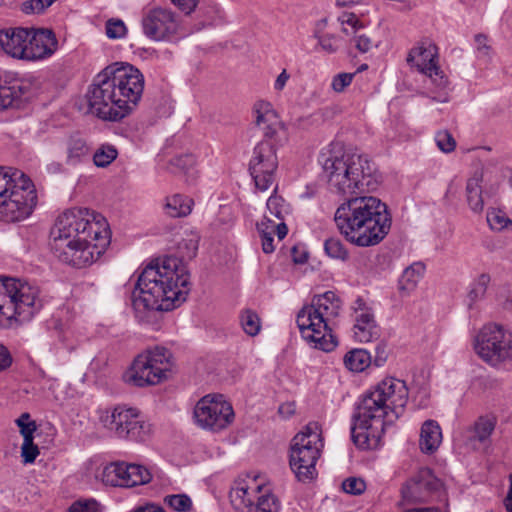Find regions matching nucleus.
<instances>
[{
	"mask_svg": "<svg viewBox=\"0 0 512 512\" xmlns=\"http://www.w3.org/2000/svg\"><path fill=\"white\" fill-rule=\"evenodd\" d=\"M409 391L403 380L386 377L362 394L352 415L351 438L361 449H376L386 423L398 419L408 402Z\"/></svg>",
	"mask_w": 512,
	"mask_h": 512,
	"instance_id": "nucleus-1",
	"label": "nucleus"
},
{
	"mask_svg": "<svg viewBox=\"0 0 512 512\" xmlns=\"http://www.w3.org/2000/svg\"><path fill=\"white\" fill-rule=\"evenodd\" d=\"M190 290V273L182 260L156 259L138 275L131 295L132 305L137 314L171 311L186 301Z\"/></svg>",
	"mask_w": 512,
	"mask_h": 512,
	"instance_id": "nucleus-2",
	"label": "nucleus"
},
{
	"mask_svg": "<svg viewBox=\"0 0 512 512\" xmlns=\"http://www.w3.org/2000/svg\"><path fill=\"white\" fill-rule=\"evenodd\" d=\"M144 90V76L129 63L116 62L98 73L86 97L89 110L104 121L118 122L138 105Z\"/></svg>",
	"mask_w": 512,
	"mask_h": 512,
	"instance_id": "nucleus-3",
	"label": "nucleus"
},
{
	"mask_svg": "<svg viewBox=\"0 0 512 512\" xmlns=\"http://www.w3.org/2000/svg\"><path fill=\"white\" fill-rule=\"evenodd\" d=\"M318 162L329 189L347 199L373 192L381 183V174L367 155L347 152L339 144L322 149Z\"/></svg>",
	"mask_w": 512,
	"mask_h": 512,
	"instance_id": "nucleus-4",
	"label": "nucleus"
},
{
	"mask_svg": "<svg viewBox=\"0 0 512 512\" xmlns=\"http://www.w3.org/2000/svg\"><path fill=\"white\" fill-rule=\"evenodd\" d=\"M334 221L346 240L359 247L379 244L392 224L384 202L374 196L359 195L346 199L336 209Z\"/></svg>",
	"mask_w": 512,
	"mask_h": 512,
	"instance_id": "nucleus-5",
	"label": "nucleus"
},
{
	"mask_svg": "<svg viewBox=\"0 0 512 512\" xmlns=\"http://www.w3.org/2000/svg\"><path fill=\"white\" fill-rule=\"evenodd\" d=\"M341 310V301L333 291L313 297L297 315V325L302 338L315 349L332 351L338 344L332 334L335 319Z\"/></svg>",
	"mask_w": 512,
	"mask_h": 512,
	"instance_id": "nucleus-6",
	"label": "nucleus"
},
{
	"mask_svg": "<svg viewBox=\"0 0 512 512\" xmlns=\"http://www.w3.org/2000/svg\"><path fill=\"white\" fill-rule=\"evenodd\" d=\"M37 203L36 189L24 172L0 166V218L18 222L32 213Z\"/></svg>",
	"mask_w": 512,
	"mask_h": 512,
	"instance_id": "nucleus-7",
	"label": "nucleus"
},
{
	"mask_svg": "<svg viewBox=\"0 0 512 512\" xmlns=\"http://www.w3.org/2000/svg\"><path fill=\"white\" fill-rule=\"evenodd\" d=\"M42 307L38 286L15 278L0 280V327L28 322Z\"/></svg>",
	"mask_w": 512,
	"mask_h": 512,
	"instance_id": "nucleus-8",
	"label": "nucleus"
},
{
	"mask_svg": "<svg viewBox=\"0 0 512 512\" xmlns=\"http://www.w3.org/2000/svg\"><path fill=\"white\" fill-rule=\"evenodd\" d=\"M173 354L163 346L148 348L137 355L123 374L125 383L135 387L157 385L168 379Z\"/></svg>",
	"mask_w": 512,
	"mask_h": 512,
	"instance_id": "nucleus-9",
	"label": "nucleus"
},
{
	"mask_svg": "<svg viewBox=\"0 0 512 512\" xmlns=\"http://www.w3.org/2000/svg\"><path fill=\"white\" fill-rule=\"evenodd\" d=\"M323 440L317 422H309L292 439L289 464L301 482L313 480L317 475L316 463L320 457Z\"/></svg>",
	"mask_w": 512,
	"mask_h": 512,
	"instance_id": "nucleus-10",
	"label": "nucleus"
},
{
	"mask_svg": "<svg viewBox=\"0 0 512 512\" xmlns=\"http://www.w3.org/2000/svg\"><path fill=\"white\" fill-rule=\"evenodd\" d=\"M92 239L106 247L110 241L106 223L95 221L87 208H72L58 216L51 230V238L57 239Z\"/></svg>",
	"mask_w": 512,
	"mask_h": 512,
	"instance_id": "nucleus-11",
	"label": "nucleus"
},
{
	"mask_svg": "<svg viewBox=\"0 0 512 512\" xmlns=\"http://www.w3.org/2000/svg\"><path fill=\"white\" fill-rule=\"evenodd\" d=\"M102 425L117 438L144 442L151 435V424L137 408L116 406L100 416Z\"/></svg>",
	"mask_w": 512,
	"mask_h": 512,
	"instance_id": "nucleus-12",
	"label": "nucleus"
},
{
	"mask_svg": "<svg viewBox=\"0 0 512 512\" xmlns=\"http://www.w3.org/2000/svg\"><path fill=\"white\" fill-rule=\"evenodd\" d=\"M474 348L483 361L498 366L512 358V333L497 324L484 325L475 338Z\"/></svg>",
	"mask_w": 512,
	"mask_h": 512,
	"instance_id": "nucleus-13",
	"label": "nucleus"
},
{
	"mask_svg": "<svg viewBox=\"0 0 512 512\" xmlns=\"http://www.w3.org/2000/svg\"><path fill=\"white\" fill-rule=\"evenodd\" d=\"M232 405L221 394H208L195 405L193 418L198 427L219 432L226 429L234 421Z\"/></svg>",
	"mask_w": 512,
	"mask_h": 512,
	"instance_id": "nucleus-14",
	"label": "nucleus"
},
{
	"mask_svg": "<svg viewBox=\"0 0 512 512\" xmlns=\"http://www.w3.org/2000/svg\"><path fill=\"white\" fill-rule=\"evenodd\" d=\"M51 251L61 262L75 268L92 264L104 251L100 242L92 239H57L51 238Z\"/></svg>",
	"mask_w": 512,
	"mask_h": 512,
	"instance_id": "nucleus-15",
	"label": "nucleus"
},
{
	"mask_svg": "<svg viewBox=\"0 0 512 512\" xmlns=\"http://www.w3.org/2000/svg\"><path fill=\"white\" fill-rule=\"evenodd\" d=\"M404 502L428 503L445 496L443 482L427 467L418 469L401 487Z\"/></svg>",
	"mask_w": 512,
	"mask_h": 512,
	"instance_id": "nucleus-16",
	"label": "nucleus"
},
{
	"mask_svg": "<svg viewBox=\"0 0 512 512\" xmlns=\"http://www.w3.org/2000/svg\"><path fill=\"white\" fill-rule=\"evenodd\" d=\"M282 143L261 140L253 149L249 161V172L255 187L262 192L267 191L275 181L278 168L276 151Z\"/></svg>",
	"mask_w": 512,
	"mask_h": 512,
	"instance_id": "nucleus-17",
	"label": "nucleus"
},
{
	"mask_svg": "<svg viewBox=\"0 0 512 512\" xmlns=\"http://www.w3.org/2000/svg\"><path fill=\"white\" fill-rule=\"evenodd\" d=\"M100 479L106 486L131 488L149 483L152 474L139 464L111 462L103 468Z\"/></svg>",
	"mask_w": 512,
	"mask_h": 512,
	"instance_id": "nucleus-18",
	"label": "nucleus"
},
{
	"mask_svg": "<svg viewBox=\"0 0 512 512\" xmlns=\"http://www.w3.org/2000/svg\"><path fill=\"white\" fill-rule=\"evenodd\" d=\"M143 34L153 41L170 40L178 31L177 14L167 7H153L143 12Z\"/></svg>",
	"mask_w": 512,
	"mask_h": 512,
	"instance_id": "nucleus-19",
	"label": "nucleus"
},
{
	"mask_svg": "<svg viewBox=\"0 0 512 512\" xmlns=\"http://www.w3.org/2000/svg\"><path fill=\"white\" fill-rule=\"evenodd\" d=\"M264 487L265 485L259 482L257 477L247 476L236 479L229 493L231 505L239 512H253L257 497Z\"/></svg>",
	"mask_w": 512,
	"mask_h": 512,
	"instance_id": "nucleus-20",
	"label": "nucleus"
},
{
	"mask_svg": "<svg viewBox=\"0 0 512 512\" xmlns=\"http://www.w3.org/2000/svg\"><path fill=\"white\" fill-rule=\"evenodd\" d=\"M496 427L494 416H480L467 428L459 432L458 441L468 450L478 451L490 445V438Z\"/></svg>",
	"mask_w": 512,
	"mask_h": 512,
	"instance_id": "nucleus-21",
	"label": "nucleus"
},
{
	"mask_svg": "<svg viewBox=\"0 0 512 512\" xmlns=\"http://www.w3.org/2000/svg\"><path fill=\"white\" fill-rule=\"evenodd\" d=\"M58 48L54 32L45 28H30L25 61H39L51 57Z\"/></svg>",
	"mask_w": 512,
	"mask_h": 512,
	"instance_id": "nucleus-22",
	"label": "nucleus"
},
{
	"mask_svg": "<svg viewBox=\"0 0 512 512\" xmlns=\"http://www.w3.org/2000/svg\"><path fill=\"white\" fill-rule=\"evenodd\" d=\"M253 112L256 125L263 131L264 138L262 140L274 142H283L285 140V132L269 102L257 101L254 104Z\"/></svg>",
	"mask_w": 512,
	"mask_h": 512,
	"instance_id": "nucleus-23",
	"label": "nucleus"
},
{
	"mask_svg": "<svg viewBox=\"0 0 512 512\" xmlns=\"http://www.w3.org/2000/svg\"><path fill=\"white\" fill-rule=\"evenodd\" d=\"M29 28L14 27L0 30V47L12 58L26 60Z\"/></svg>",
	"mask_w": 512,
	"mask_h": 512,
	"instance_id": "nucleus-24",
	"label": "nucleus"
},
{
	"mask_svg": "<svg viewBox=\"0 0 512 512\" xmlns=\"http://www.w3.org/2000/svg\"><path fill=\"white\" fill-rule=\"evenodd\" d=\"M406 60L411 67L425 74L438 65V48L430 41H421L410 50Z\"/></svg>",
	"mask_w": 512,
	"mask_h": 512,
	"instance_id": "nucleus-25",
	"label": "nucleus"
},
{
	"mask_svg": "<svg viewBox=\"0 0 512 512\" xmlns=\"http://www.w3.org/2000/svg\"><path fill=\"white\" fill-rule=\"evenodd\" d=\"M353 336L361 343H368L380 337V328L370 308L359 307L355 309Z\"/></svg>",
	"mask_w": 512,
	"mask_h": 512,
	"instance_id": "nucleus-26",
	"label": "nucleus"
},
{
	"mask_svg": "<svg viewBox=\"0 0 512 512\" xmlns=\"http://www.w3.org/2000/svg\"><path fill=\"white\" fill-rule=\"evenodd\" d=\"M442 442V430L437 421L426 420L420 429L419 448L422 453L431 455Z\"/></svg>",
	"mask_w": 512,
	"mask_h": 512,
	"instance_id": "nucleus-27",
	"label": "nucleus"
},
{
	"mask_svg": "<svg viewBox=\"0 0 512 512\" xmlns=\"http://www.w3.org/2000/svg\"><path fill=\"white\" fill-rule=\"evenodd\" d=\"M66 154V164L76 166L89 158V147L84 139L72 135L66 141Z\"/></svg>",
	"mask_w": 512,
	"mask_h": 512,
	"instance_id": "nucleus-28",
	"label": "nucleus"
},
{
	"mask_svg": "<svg viewBox=\"0 0 512 512\" xmlns=\"http://www.w3.org/2000/svg\"><path fill=\"white\" fill-rule=\"evenodd\" d=\"M482 181L481 173H475L468 179L466 184L467 202L471 210L475 213L482 212L484 208V201L482 198Z\"/></svg>",
	"mask_w": 512,
	"mask_h": 512,
	"instance_id": "nucleus-29",
	"label": "nucleus"
},
{
	"mask_svg": "<svg viewBox=\"0 0 512 512\" xmlns=\"http://www.w3.org/2000/svg\"><path fill=\"white\" fill-rule=\"evenodd\" d=\"M425 271L422 263H414L407 267L398 282V287L403 295H409L421 280Z\"/></svg>",
	"mask_w": 512,
	"mask_h": 512,
	"instance_id": "nucleus-30",
	"label": "nucleus"
},
{
	"mask_svg": "<svg viewBox=\"0 0 512 512\" xmlns=\"http://www.w3.org/2000/svg\"><path fill=\"white\" fill-rule=\"evenodd\" d=\"M24 94L19 81L0 78V110L14 105Z\"/></svg>",
	"mask_w": 512,
	"mask_h": 512,
	"instance_id": "nucleus-31",
	"label": "nucleus"
},
{
	"mask_svg": "<svg viewBox=\"0 0 512 512\" xmlns=\"http://www.w3.org/2000/svg\"><path fill=\"white\" fill-rule=\"evenodd\" d=\"M372 363V356L362 348H355L347 352L344 356L345 367L352 372H362Z\"/></svg>",
	"mask_w": 512,
	"mask_h": 512,
	"instance_id": "nucleus-32",
	"label": "nucleus"
},
{
	"mask_svg": "<svg viewBox=\"0 0 512 512\" xmlns=\"http://www.w3.org/2000/svg\"><path fill=\"white\" fill-rule=\"evenodd\" d=\"M425 75H427L430 78L432 84L436 88V94L433 95L431 98L434 101L440 103L448 102L449 81L447 76L440 69V67L437 65L434 70L428 71L427 73H425Z\"/></svg>",
	"mask_w": 512,
	"mask_h": 512,
	"instance_id": "nucleus-33",
	"label": "nucleus"
},
{
	"mask_svg": "<svg viewBox=\"0 0 512 512\" xmlns=\"http://www.w3.org/2000/svg\"><path fill=\"white\" fill-rule=\"evenodd\" d=\"M192 200L183 195H173L167 199L165 212L168 216L177 218L184 217L191 213Z\"/></svg>",
	"mask_w": 512,
	"mask_h": 512,
	"instance_id": "nucleus-34",
	"label": "nucleus"
},
{
	"mask_svg": "<svg viewBox=\"0 0 512 512\" xmlns=\"http://www.w3.org/2000/svg\"><path fill=\"white\" fill-rule=\"evenodd\" d=\"M281 502L279 498L266 486L258 495L253 512H280Z\"/></svg>",
	"mask_w": 512,
	"mask_h": 512,
	"instance_id": "nucleus-35",
	"label": "nucleus"
},
{
	"mask_svg": "<svg viewBox=\"0 0 512 512\" xmlns=\"http://www.w3.org/2000/svg\"><path fill=\"white\" fill-rule=\"evenodd\" d=\"M200 236L197 232L190 231L185 234L177 245L178 252L182 259H193L198 251Z\"/></svg>",
	"mask_w": 512,
	"mask_h": 512,
	"instance_id": "nucleus-36",
	"label": "nucleus"
},
{
	"mask_svg": "<svg viewBox=\"0 0 512 512\" xmlns=\"http://www.w3.org/2000/svg\"><path fill=\"white\" fill-rule=\"evenodd\" d=\"M257 229L260 235L276 234L279 240H282L288 233V228L284 221L275 223L267 215H265L264 219L257 224Z\"/></svg>",
	"mask_w": 512,
	"mask_h": 512,
	"instance_id": "nucleus-37",
	"label": "nucleus"
},
{
	"mask_svg": "<svg viewBox=\"0 0 512 512\" xmlns=\"http://www.w3.org/2000/svg\"><path fill=\"white\" fill-rule=\"evenodd\" d=\"M239 319L241 327L247 335L256 336L260 332L261 320L255 311L245 309L241 312Z\"/></svg>",
	"mask_w": 512,
	"mask_h": 512,
	"instance_id": "nucleus-38",
	"label": "nucleus"
},
{
	"mask_svg": "<svg viewBox=\"0 0 512 512\" xmlns=\"http://www.w3.org/2000/svg\"><path fill=\"white\" fill-rule=\"evenodd\" d=\"M490 283V276L488 274H481L471 284L468 292L469 306L471 307L474 303L484 298L488 285Z\"/></svg>",
	"mask_w": 512,
	"mask_h": 512,
	"instance_id": "nucleus-39",
	"label": "nucleus"
},
{
	"mask_svg": "<svg viewBox=\"0 0 512 512\" xmlns=\"http://www.w3.org/2000/svg\"><path fill=\"white\" fill-rule=\"evenodd\" d=\"M324 250L326 254L333 259L346 261L349 258V253L345 245L336 237H331L325 240Z\"/></svg>",
	"mask_w": 512,
	"mask_h": 512,
	"instance_id": "nucleus-40",
	"label": "nucleus"
},
{
	"mask_svg": "<svg viewBox=\"0 0 512 512\" xmlns=\"http://www.w3.org/2000/svg\"><path fill=\"white\" fill-rule=\"evenodd\" d=\"M118 156V151L113 145H101L93 155V162L97 167H107Z\"/></svg>",
	"mask_w": 512,
	"mask_h": 512,
	"instance_id": "nucleus-41",
	"label": "nucleus"
},
{
	"mask_svg": "<svg viewBox=\"0 0 512 512\" xmlns=\"http://www.w3.org/2000/svg\"><path fill=\"white\" fill-rule=\"evenodd\" d=\"M267 209L271 216H274L279 221H284L285 216L289 214V205L285 200L276 194H272L266 203Z\"/></svg>",
	"mask_w": 512,
	"mask_h": 512,
	"instance_id": "nucleus-42",
	"label": "nucleus"
},
{
	"mask_svg": "<svg viewBox=\"0 0 512 512\" xmlns=\"http://www.w3.org/2000/svg\"><path fill=\"white\" fill-rule=\"evenodd\" d=\"M164 503L177 512H187L192 508V500L186 494L167 495Z\"/></svg>",
	"mask_w": 512,
	"mask_h": 512,
	"instance_id": "nucleus-43",
	"label": "nucleus"
},
{
	"mask_svg": "<svg viewBox=\"0 0 512 512\" xmlns=\"http://www.w3.org/2000/svg\"><path fill=\"white\" fill-rule=\"evenodd\" d=\"M16 425L19 427L23 441H33L34 433L37 429L35 421L31 420L29 413H23L16 419Z\"/></svg>",
	"mask_w": 512,
	"mask_h": 512,
	"instance_id": "nucleus-44",
	"label": "nucleus"
},
{
	"mask_svg": "<svg viewBox=\"0 0 512 512\" xmlns=\"http://www.w3.org/2000/svg\"><path fill=\"white\" fill-rule=\"evenodd\" d=\"M487 222L490 228L496 231H501L512 224L506 213L499 209H492L487 212Z\"/></svg>",
	"mask_w": 512,
	"mask_h": 512,
	"instance_id": "nucleus-45",
	"label": "nucleus"
},
{
	"mask_svg": "<svg viewBox=\"0 0 512 512\" xmlns=\"http://www.w3.org/2000/svg\"><path fill=\"white\" fill-rule=\"evenodd\" d=\"M56 0H27L21 4V11L26 15L41 14Z\"/></svg>",
	"mask_w": 512,
	"mask_h": 512,
	"instance_id": "nucleus-46",
	"label": "nucleus"
},
{
	"mask_svg": "<svg viewBox=\"0 0 512 512\" xmlns=\"http://www.w3.org/2000/svg\"><path fill=\"white\" fill-rule=\"evenodd\" d=\"M339 21L341 23L342 31L346 35L356 34L359 29L363 28L362 23L358 19V17L353 13H345L339 17Z\"/></svg>",
	"mask_w": 512,
	"mask_h": 512,
	"instance_id": "nucleus-47",
	"label": "nucleus"
},
{
	"mask_svg": "<svg viewBox=\"0 0 512 512\" xmlns=\"http://www.w3.org/2000/svg\"><path fill=\"white\" fill-rule=\"evenodd\" d=\"M342 489L345 493L360 495L365 491L366 483L362 478L349 477L343 481Z\"/></svg>",
	"mask_w": 512,
	"mask_h": 512,
	"instance_id": "nucleus-48",
	"label": "nucleus"
},
{
	"mask_svg": "<svg viewBox=\"0 0 512 512\" xmlns=\"http://www.w3.org/2000/svg\"><path fill=\"white\" fill-rule=\"evenodd\" d=\"M126 26L120 19H110L106 23V35L110 39H119L125 36Z\"/></svg>",
	"mask_w": 512,
	"mask_h": 512,
	"instance_id": "nucleus-49",
	"label": "nucleus"
},
{
	"mask_svg": "<svg viewBox=\"0 0 512 512\" xmlns=\"http://www.w3.org/2000/svg\"><path fill=\"white\" fill-rule=\"evenodd\" d=\"M39 454V448L36 444H34V440L23 441L21 446V458L24 464L34 463Z\"/></svg>",
	"mask_w": 512,
	"mask_h": 512,
	"instance_id": "nucleus-50",
	"label": "nucleus"
},
{
	"mask_svg": "<svg viewBox=\"0 0 512 512\" xmlns=\"http://www.w3.org/2000/svg\"><path fill=\"white\" fill-rule=\"evenodd\" d=\"M435 141L439 149L445 153L452 152L456 147L453 136L446 130L439 131L435 136Z\"/></svg>",
	"mask_w": 512,
	"mask_h": 512,
	"instance_id": "nucleus-51",
	"label": "nucleus"
},
{
	"mask_svg": "<svg viewBox=\"0 0 512 512\" xmlns=\"http://www.w3.org/2000/svg\"><path fill=\"white\" fill-rule=\"evenodd\" d=\"M68 512H100L96 500H79L74 502L68 509Z\"/></svg>",
	"mask_w": 512,
	"mask_h": 512,
	"instance_id": "nucleus-52",
	"label": "nucleus"
},
{
	"mask_svg": "<svg viewBox=\"0 0 512 512\" xmlns=\"http://www.w3.org/2000/svg\"><path fill=\"white\" fill-rule=\"evenodd\" d=\"M353 77V73H339L335 75L331 83L332 89L338 93L343 92L351 84Z\"/></svg>",
	"mask_w": 512,
	"mask_h": 512,
	"instance_id": "nucleus-53",
	"label": "nucleus"
},
{
	"mask_svg": "<svg viewBox=\"0 0 512 512\" xmlns=\"http://www.w3.org/2000/svg\"><path fill=\"white\" fill-rule=\"evenodd\" d=\"M318 38V44L321 46V48L327 52V53H334L338 46H337V40L334 35L331 34H324L317 37Z\"/></svg>",
	"mask_w": 512,
	"mask_h": 512,
	"instance_id": "nucleus-54",
	"label": "nucleus"
},
{
	"mask_svg": "<svg viewBox=\"0 0 512 512\" xmlns=\"http://www.w3.org/2000/svg\"><path fill=\"white\" fill-rule=\"evenodd\" d=\"M174 6H176L185 15L192 14L201 0H170Z\"/></svg>",
	"mask_w": 512,
	"mask_h": 512,
	"instance_id": "nucleus-55",
	"label": "nucleus"
},
{
	"mask_svg": "<svg viewBox=\"0 0 512 512\" xmlns=\"http://www.w3.org/2000/svg\"><path fill=\"white\" fill-rule=\"evenodd\" d=\"M199 12L202 13L208 22H212L220 16L221 10L217 3L211 2L206 7L201 6Z\"/></svg>",
	"mask_w": 512,
	"mask_h": 512,
	"instance_id": "nucleus-56",
	"label": "nucleus"
},
{
	"mask_svg": "<svg viewBox=\"0 0 512 512\" xmlns=\"http://www.w3.org/2000/svg\"><path fill=\"white\" fill-rule=\"evenodd\" d=\"M355 46L361 53L368 52L372 46L373 41L366 34H354Z\"/></svg>",
	"mask_w": 512,
	"mask_h": 512,
	"instance_id": "nucleus-57",
	"label": "nucleus"
},
{
	"mask_svg": "<svg viewBox=\"0 0 512 512\" xmlns=\"http://www.w3.org/2000/svg\"><path fill=\"white\" fill-rule=\"evenodd\" d=\"M388 357L387 346L384 343H379L375 348V356L372 362L376 367L384 365Z\"/></svg>",
	"mask_w": 512,
	"mask_h": 512,
	"instance_id": "nucleus-58",
	"label": "nucleus"
},
{
	"mask_svg": "<svg viewBox=\"0 0 512 512\" xmlns=\"http://www.w3.org/2000/svg\"><path fill=\"white\" fill-rule=\"evenodd\" d=\"M291 257L295 264H304L308 260V252L299 246L291 249Z\"/></svg>",
	"mask_w": 512,
	"mask_h": 512,
	"instance_id": "nucleus-59",
	"label": "nucleus"
},
{
	"mask_svg": "<svg viewBox=\"0 0 512 512\" xmlns=\"http://www.w3.org/2000/svg\"><path fill=\"white\" fill-rule=\"evenodd\" d=\"M12 364V356L9 350L0 344V372L8 369Z\"/></svg>",
	"mask_w": 512,
	"mask_h": 512,
	"instance_id": "nucleus-60",
	"label": "nucleus"
},
{
	"mask_svg": "<svg viewBox=\"0 0 512 512\" xmlns=\"http://www.w3.org/2000/svg\"><path fill=\"white\" fill-rule=\"evenodd\" d=\"M475 42L479 54L481 56H488L490 47L487 44V37L485 35L478 34L475 36Z\"/></svg>",
	"mask_w": 512,
	"mask_h": 512,
	"instance_id": "nucleus-61",
	"label": "nucleus"
},
{
	"mask_svg": "<svg viewBox=\"0 0 512 512\" xmlns=\"http://www.w3.org/2000/svg\"><path fill=\"white\" fill-rule=\"evenodd\" d=\"M262 240V250L266 254L274 252L275 247L273 245V235H260Z\"/></svg>",
	"mask_w": 512,
	"mask_h": 512,
	"instance_id": "nucleus-62",
	"label": "nucleus"
},
{
	"mask_svg": "<svg viewBox=\"0 0 512 512\" xmlns=\"http://www.w3.org/2000/svg\"><path fill=\"white\" fill-rule=\"evenodd\" d=\"M289 78H290V75H289V74L287 73V71L284 69V70H283V71L278 75V77H277V78H276V80H275V83H274V88H275V90L281 91V90L285 87V85H286L287 81L289 80Z\"/></svg>",
	"mask_w": 512,
	"mask_h": 512,
	"instance_id": "nucleus-63",
	"label": "nucleus"
},
{
	"mask_svg": "<svg viewBox=\"0 0 512 512\" xmlns=\"http://www.w3.org/2000/svg\"><path fill=\"white\" fill-rule=\"evenodd\" d=\"M509 489L508 493L504 499V506L507 512H512V473L509 475Z\"/></svg>",
	"mask_w": 512,
	"mask_h": 512,
	"instance_id": "nucleus-64",
	"label": "nucleus"
}]
</instances>
